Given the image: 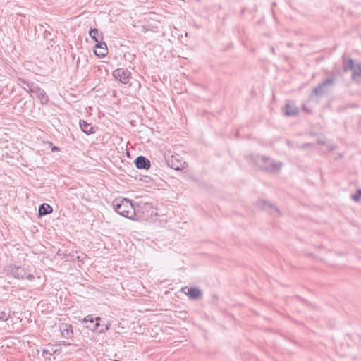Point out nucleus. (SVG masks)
Here are the masks:
<instances>
[{"label":"nucleus","mask_w":361,"mask_h":361,"mask_svg":"<svg viewBox=\"0 0 361 361\" xmlns=\"http://www.w3.org/2000/svg\"><path fill=\"white\" fill-rule=\"evenodd\" d=\"M112 205L115 212L121 216L130 219H134L136 212L132 200L118 197L114 200Z\"/></svg>","instance_id":"1"},{"label":"nucleus","mask_w":361,"mask_h":361,"mask_svg":"<svg viewBox=\"0 0 361 361\" xmlns=\"http://www.w3.org/2000/svg\"><path fill=\"white\" fill-rule=\"evenodd\" d=\"M254 161L262 170L273 173H278L282 166L281 162L271 161L270 157L266 155L257 154L255 157Z\"/></svg>","instance_id":"2"},{"label":"nucleus","mask_w":361,"mask_h":361,"mask_svg":"<svg viewBox=\"0 0 361 361\" xmlns=\"http://www.w3.org/2000/svg\"><path fill=\"white\" fill-rule=\"evenodd\" d=\"M23 83L26 85L28 90L26 88L25 90L28 92H32L36 94L37 98L40 100L42 104H47L48 103L49 97L43 89L34 83L30 84L29 82H25V80H23Z\"/></svg>","instance_id":"3"},{"label":"nucleus","mask_w":361,"mask_h":361,"mask_svg":"<svg viewBox=\"0 0 361 361\" xmlns=\"http://www.w3.org/2000/svg\"><path fill=\"white\" fill-rule=\"evenodd\" d=\"M350 70H353L352 79L359 81L361 78V64H355L354 60L352 59L345 61L343 63V72L346 73Z\"/></svg>","instance_id":"4"},{"label":"nucleus","mask_w":361,"mask_h":361,"mask_svg":"<svg viewBox=\"0 0 361 361\" xmlns=\"http://www.w3.org/2000/svg\"><path fill=\"white\" fill-rule=\"evenodd\" d=\"M102 318L99 317H93V315L89 314L87 317H84L82 320V323H89L88 325L86 326L87 329L91 330L92 331H95L99 333V331L101 330V327L104 325L101 323Z\"/></svg>","instance_id":"5"},{"label":"nucleus","mask_w":361,"mask_h":361,"mask_svg":"<svg viewBox=\"0 0 361 361\" xmlns=\"http://www.w3.org/2000/svg\"><path fill=\"white\" fill-rule=\"evenodd\" d=\"M166 162L168 166L171 169L180 171L185 168V165L186 163L183 161V159H179L178 155H171L169 158H166Z\"/></svg>","instance_id":"6"},{"label":"nucleus","mask_w":361,"mask_h":361,"mask_svg":"<svg viewBox=\"0 0 361 361\" xmlns=\"http://www.w3.org/2000/svg\"><path fill=\"white\" fill-rule=\"evenodd\" d=\"M334 82L333 78H328L313 89V93L316 95H322L329 90V87Z\"/></svg>","instance_id":"7"},{"label":"nucleus","mask_w":361,"mask_h":361,"mask_svg":"<svg viewBox=\"0 0 361 361\" xmlns=\"http://www.w3.org/2000/svg\"><path fill=\"white\" fill-rule=\"evenodd\" d=\"M114 77L123 84L130 82L131 73L125 68H117L113 71Z\"/></svg>","instance_id":"8"},{"label":"nucleus","mask_w":361,"mask_h":361,"mask_svg":"<svg viewBox=\"0 0 361 361\" xmlns=\"http://www.w3.org/2000/svg\"><path fill=\"white\" fill-rule=\"evenodd\" d=\"M59 329L63 338L72 339L74 336L73 328L71 324L67 323L59 324Z\"/></svg>","instance_id":"9"},{"label":"nucleus","mask_w":361,"mask_h":361,"mask_svg":"<svg viewBox=\"0 0 361 361\" xmlns=\"http://www.w3.org/2000/svg\"><path fill=\"white\" fill-rule=\"evenodd\" d=\"M94 53L99 58L106 56L108 54V49L106 42L101 41L99 43H96Z\"/></svg>","instance_id":"10"},{"label":"nucleus","mask_w":361,"mask_h":361,"mask_svg":"<svg viewBox=\"0 0 361 361\" xmlns=\"http://www.w3.org/2000/svg\"><path fill=\"white\" fill-rule=\"evenodd\" d=\"M134 164L138 169H149L151 166L150 161L142 155L135 159Z\"/></svg>","instance_id":"11"},{"label":"nucleus","mask_w":361,"mask_h":361,"mask_svg":"<svg viewBox=\"0 0 361 361\" xmlns=\"http://www.w3.org/2000/svg\"><path fill=\"white\" fill-rule=\"evenodd\" d=\"M10 273L16 279H24L26 276V270L20 266H13L10 267Z\"/></svg>","instance_id":"12"},{"label":"nucleus","mask_w":361,"mask_h":361,"mask_svg":"<svg viewBox=\"0 0 361 361\" xmlns=\"http://www.w3.org/2000/svg\"><path fill=\"white\" fill-rule=\"evenodd\" d=\"M52 212L53 209L49 204L43 203L39 207L37 216L42 217L51 214Z\"/></svg>","instance_id":"13"},{"label":"nucleus","mask_w":361,"mask_h":361,"mask_svg":"<svg viewBox=\"0 0 361 361\" xmlns=\"http://www.w3.org/2000/svg\"><path fill=\"white\" fill-rule=\"evenodd\" d=\"M186 295H188L191 299L196 300L202 297V293L199 288L191 287L188 288Z\"/></svg>","instance_id":"14"},{"label":"nucleus","mask_w":361,"mask_h":361,"mask_svg":"<svg viewBox=\"0 0 361 361\" xmlns=\"http://www.w3.org/2000/svg\"><path fill=\"white\" fill-rule=\"evenodd\" d=\"M285 114L288 116H295L298 114V109L293 103L287 102L286 104Z\"/></svg>","instance_id":"15"},{"label":"nucleus","mask_w":361,"mask_h":361,"mask_svg":"<svg viewBox=\"0 0 361 361\" xmlns=\"http://www.w3.org/2000/svg\"><path fill=\"white\" fill-rule=\"evenodd\" d=\"M80 127L81 130L88 135L94 133V128L91 124L84 120H80Z\"/></svg>","instance_id":"16"},{"label":"nucleus","mask_w":361,"mask_h":361,"mask_svg":"<svg viewBox=\"0 0 361 361\" xmlns=\"http://www.w3.org/2000/svg\"><path fill=\"white\" fill-rule=\"evenodd\" d=\"M89 35L96 43L103 41V35L102 33L99 32V30L97 28H90Z\"/></svg>","instance_id":"17"},{"label":"nucleus","mask_w":361,"mask_h":361,"mask_svg":"<svg viewBox=\"0 0 361 361\" xmlns=\"http://www.w3.org/2000/svg\"><path fill=\"white\" fill-rule=\"evenodd\" d=\"M262 209L264 210H269L270 214L272 215H274L275 214L277 215L279 214V209L275 206H274L273 204L268 202H262Z\"/></svg>","instance_id":"18"},{"label":"nucleus","mask_w":361,"mask_h":361,"mask_svg":"<svg viewBox=\"0 0 361 361\" xmlns=\"http://www.w3.org/2000/svg\"><path fill=\"white\" fill-rule=\"evenodd\" d=\"M352 199L356 202H359L361 198V188L357 189L356 193L351 195Z\"/></svg>","instance_id":"19"},{"label":"nucleus","mask_w":361,"mask_h":361,"mask_svg":"<svg viewBox=\"0 0 361 361\" xmlns=\"http://www.w3.org/2000/svg\"><path fill=\"white\" fill-rule=\"evenodd\" d=\"M104 326L101 327V330L99 331V334L104 333L108 331L111 327V323L108 322L106 324H102Z\"/></svg>","instance_id":"20"},{"label":"nucleus","mask_w":361,"mask_h":361,"mask_svg":"<svg viewBox=\"0 0 361 361\" xmlns=\"http://www.w3.org/2000/svg\"><path fill=\"white\" fill-rule=\"evenodd\" d=\"M6 314L4 311H0V320L1 321H7L8 318H5Z\"/></svg>","instance_id":"21"},{"label":"nucleus","mask_w":361,"mask_h":361,"mask_svg":"<svg viewBox=\"0 0 361 361\" xmlns=\"http://www.w3.org/2000/svg\"><path fill=\"white\" fill-rule=\"evenodd\" d=\"M47 355H52V353L49 350H47V349L43 350V351H42V356L45 359H47V357H46Z\"/></svg>","instance_id":"22"},{"label":"nucleus","mask_w":361,"mask_h":361,"mask_svg":"<svg viewBox=\"0 0 361 361\" xmlns=\"http://www.w3.org/2000/svg\"><path fill=\"white\" fill-rule=\"evenodd\" d=\"M310 146H312V144H311V143L306 142V143H304V144L301 145L300 146V148L305 149H306L307 147H310Z\"/></svg>","instance_id":"23"},{"label":"nucleus","mask_w":361,"mask_h":361,"mask_svg":"<svg viewBox=\"0 0 361 361\" xmlns=\"http://www.w3.org/2000/svg\"><path fill=\"white\" fill-rule=\"evenodd\" d=\"M25 278H26L27 279H28L29 281H32V280L35 279V276H34V275H33V274H27V273L26 272V276H25Z\"/></svg>","instance_id":"24"},{"label":"nucleus","mask_w":361,"mask_h":361,"mask_svg":"<svg viewBox=\"0 0 361 361\" xmlns=\"http://www.w3.org/2000/svg\"><path fill=\"white\" fill-rule=\"evenodd\" d=\"M59 150H60L59 148L56 146H53L51 147V152H59Z\"/></svg>","instance_id":"25"},{"label":"nucleus","mask_w":361,"mask_h":361,"mask_svg":"<svg viewBox=\"0 0 361 361\" xmlns=\"http://www.w3.org/2000/svg\"><path fill=\"white\" fill-rule=\"evenodd\" d=\"M145 207L146 209L152 208L151 203H145Z\"/></svg>","instance_id":"26"},{"label":"nucleus","mask_w":361,"mask_h":361,"mask_svg":"<svg viewBox=\"0 0 361 361\" xmlns=\"http://www.w3.org/2000/svg\"><path fill=\"white\" fill-rule=\"evenodd\" d=\"M61 345H64V346H68V345H70L71 344L66 341H62Z\"/></svg>","instance_id":"27"},{"label":"nucleus","mask_w":361,"mask_h":361,"mask_svg":"<svg viewBox=\"0 0 361 361\" xmlns=\"http://www.w3.org/2000/svg\"><path fill=\"white\" fill-rule=\"evenodd\" d=\"M303 109H304L305 111H307V108H305V106H303Z\"/></svg>","instance_id":"28"},{"label":"nucleus","mask_w":361,"mask_h":361,"mask_svg":"<svg viewBox=\"0 0 361 361\" xmlns=\"http://www.w3.org/2000/svg\"><path fill=\"white\" fill-rule=\"evenodd\" d=\"M57 351H58V350H54L53 351V353H56Z\"/></svg>","instance_id":"29"}]
</instances>
